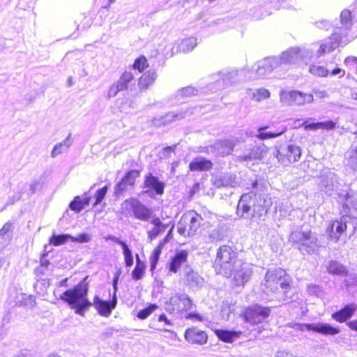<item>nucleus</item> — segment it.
Segmentation results:
<instances>
[{"label":"nucleus","instance_id":"nucleus-1","mask_svg":"<svg viewBox=\"0 0 357 357\" xmlns=\"http://www.w3.org/2000/svg\"><path fill=\"white\" fill-rule=\"evenodd\" d=\"M86 278L64 291L59 296V298L73 310L75 314L81 316H84L85 312L92 306L88 298L89 284L84 282Z\"/></svg>","mask_w":357,"mask_h":357},{"label":"nucleus","instance_id":"nucleus-2","mask_svg":"<svg viewBox=\"0 0 357 357\" xmlns=\"http://www.w3.org/2000/svg\"><path fill=\"white\" fill-rule=\"evenodd\" d=\"M286 272L282 268L269 269L266 272L263 283V290L266 294H273L280 302H287L290 284L285 279Z\"/></svg>","mask_w":357,"mask_h":357},{"label":"nucleus","instance_id":"nucleus-3","mask_svg":"<svg viewBox=\"0 0 357 357\" xmlns=\"http://www.w3.org/2000/svg\"><path fill=\"white\" fill-rule=\"evenodd\" d=\"M229 256V260L227 261L230 268V264L234 260L232 268L230 269L229 278L231 284L235 287H243L248 282L252 275V266L247 263L242 262L241 260H235L236 252L229 245H225V259Z\"/></svg>","mask_w":357,"mask_h":357},{"label":"nucleus","instance_id":"nucleus-4","mask_svg":"<svg viewBox=\"0 0 357 357\" xmlns=\"http://www.w3.org/2000/svg\"><path fill=\"white\" fill-rule=\"evenodd\" d=\"M279 66V59L278 57H269L257 62L251 68H245L241 70H236L228 73L229 77H233V75L238 77V80L250 81L261 78L270 73Z\"/></svg>","mask_w":357,"mask_h":357},{"label":"nucleus","instance_id":"nucleus-5","mask_svg":"<svg viewBox=\"0 0 357 357\" xmlns=\"http://www.w3.org/2000/svg\"><path fill=\"white\" fill-rule=\"evenodd\" d=\"M340 26L337 27L339 31L334 33L331 38L324 40L317 52V56L334 51L340 45V35H347L353 25L351 13L349 10H344L340 14Z\"/></svg>","mask_w":357,"mask_h":357},{"label":"nucleus","instance_id":"nucleus-6","mask_svg":"<svg viewBox=\"0 0 357 357\" xmlns=\"http://www.w3.org/2000/svg\"><path fill=\"white\" fill-rule=\"evenodd\" d=\"M289 241L296 245L303 254L314 253L319 248L317 234L310 229L291 231Z\"/></svg>","mask_w":357,"mask_h":357},{"label":"nucleus","instance_id":"nucleus-7","mask_svg":"<svg viewBox=\"0 0 357 357\" xmlns=\"http://www.w3.org/2000/svg\"><path fill=\"white\" fill-rule=\"evenodd\" d=\"M321 185L322 190L327 195L332 197L337 195L340 202H342L343 204L347 206L353 205L356 201L354 192L339 191L337 188L338 182L337 177L335 174L332 172H328L321 176Z\"/></svg>","mask_w":357,"mask_h":357},{"label":"nucleus","instance_id":"nucleus-8","mask_svg":"<svg viewBox=\"0 0 357 357\" xmlns=\"http://www.w3.org/2000/svg\"><path fill=\"white\" fill-rule=\"evenodd\" d=\"M121 210L122 213L133 215L135 219L143 222L149 221L153 216L152 209L134 197L125 199L121 204Z\"/></svg>","mask_w":357,"mask_h":357},{"label":"nucleus","instance_id":"nucleus-9","mask_svg":"<svg viewBox=\"0 0 357 357\" xmlns=\"http://www.w3.org/2000/svg\"><path fill=\"white\" fill-rule=\"evenodd\" d=\"M202 220V216L196 211H186L178 222V233L184 237L194 236L200 227Z\"/></svg>","mask_w":357,"mask_h":357},{"label":"nucleus","instance_id":"nucleus-10","mask_svg":"<svg viewBox=\"0 0 357 357\" xmlns=\"http://www.w3.org/2000/svg\"><path fill=\"white\" fill-rule=\"evenodd\" d=\"M312 52L301 47H291L282 53L279 59L280 64H299L301 62L307 63L312 57Z\"/></svg>","mask_w":357,"mask_h":357},{"label":"nucleus","instance_id":"nucleus-11","mask_svg":"<svg viewBox=\"0 0 357 357\" xmlns=\"http://www.w3.org/2000/svg\"><path fill=\"white\" fill-rule=\"evenodd\" d=\"M273 155L283 165L297 162L301 156V149L294 144H284L276 148Z\"/></svg>","mask_w":357,"mask_h":357},{"label":"nucleus","instance_id":"nucleus-12","mask_svg":"<svg viewBox=\"0 0 357 357\" xmlns=\"http://www.w3.org/2000/svg\"><path fill=\"white\" fill-rule=\"evenodd\" d=\"M280 101L286 105H303L313 102L312 94L304 93L298 91H282L280 93Z\"/></svg>","mask_w":357,"mask_h":357},{"label":"nucleus","instance_id":"nucleus-13","mask_svg":"<svg viewBox=\"0 0 357 357\" xmlns=\"http://www.w3.org/2000/svg\"><path fill=\"white\" fill-rule=\"evenodd\" d=\"M141 170L130 169L126 172L121 181L116 185L114 194L121 196L129 190L135 188L137 180L140 177Z\"/></svg>","mask_w":357,"mask_h":357},{"label":"nucleus","instance_id":"nucleus-14","mask_svg":"<svg viewBox=\"0 0 357 357\" xmlns=\"http://www.w3.org/2000/svg\"><path fill=\"white\" fill-rule=\"evenodd\" d=\"M270 314V307L256 304L245 310L244 317L251 324H258L266 319Z\"/></svg>","mask_w":357,"mask_h":357},{"label":"nucleus","instance_id":"nucleus-15","mask_svg":"<svg viewBox=\"0 0 357 357\" xmlns=\"http://www.w3.org/2000/svg\"><path fill=\"white\" fill-rule=\"evenodd\" d=\"M191 299L185 294H176L170 297L166 303L167 310L170 313H181L192 308Z\"/></svg>","mask_w":357,"mask_h":357},{"label":"nucleus","instance_id":"nucleus-16","mask_svg":"<svg viewBox=\"0 0 357 357\" xmlns=\"http://www.w3.org/2000/svg\"><path fill=\"white\" fill-rule=\"evenodd\" d=\"M165 183L160 181L157 176H153L151 173H148L144 176L142 184V188L145 190V193L156 195H162L165 192Z\"/></svg>","mask_w":357,"mask_h":357},{"label":"nucleus","instance_id":"nucleus-17","mask_svg":"<svg viewBox=\"0 0 357 357\" xmlns=\"http://www.w3.org/2000/svg\"><path fill=\"white\" fill-rule=\"evenodd\" d=\"M91 303L100 315L108 317L117 304L116 293H114L112 299L109 301H102L100 299L98 296H95L93 299V303Z\"/></svg>","mask_w":357,"mask_h":357},{"label":"nucleus","instance_id":"nucleus-18","mask_svg":"<svg viewBox=\"0 0 357 357\" xmlns=\"http://www.w3.org/2000/svg\"><path fill=\"white\" fill-rule=\"evenodd\" d=\"M296 329L300 331H312L324 335H336L340 333L337 328H334L328 324H298L296 325Z\"/></svg>","mask_w":357,"mask_h":357},{"label":"nucleus","instance_id":"nucleus-19","mask_svg":"<svg viewBox=\"0 0 357 357\" xmlns=\"http://www.w3.org/2000/svg\"><path fill=\"white\" fill-rule=\"evenodd\" d=\"M188 251L186 250L176 252L168 261L167 269L169 272L174 274L177 273L182 265L188 262Z\"/></svg>","mask_w":357,"mask_h":357},{"label":"nucleus","instance_id":"nucleus-20","mask_svg":"<svg viewBox=\"0 0 357 357\" xmlns=\"http://www.w3.org/2000/svg\"><path fill=\"white\" fill-rule=\"evenodd\" d=\"M184 337L186 341L192 344L202 345L206 344L208 340L206 333L197 327L187 328Z\"/></svg>","mask_w":357,"mask_h":357},{"label":"nucleus","instance_id":"nucleus-21","mask_svg":"<svg viewBox=\"0 0 357 357\" xmlns=\"http://www.w3.org/2000/svg\"><path fill=\"white\" fill-rule=\"evenodd\" d=\"M165 218L159 217H153L151 223L153 225V228L147 231V236L149 241H152L165 232L169 227L171 222H165Z\"/></svg>","mask_w":357,"mask_h":357},{"label":"nucleus","instance_id":"nucleus-22","mask_svg":"<svg viewBox=\"0 0 357 357\" xmlns=\"http://www.w3.org/2000/svg\"><path fill=\"white\" fill-rule=\"evenodd\" d=\"M134 79V75L130 70H124L119 79L109 88V93L115 96L120 91L128 89V84Z\"/></svg>","mask_w":357,"mask_h":357},{"label":"nucleus","instance_id":"nucleus-23","mask_svg":"<svg viewBox=\"0 0 357 357\" xmlns=\"http://www.w3.org/2000/svg\"><path fill=\"white\" fill-rule=\"evenodd\" d=\"M347 229V218L342 217L340 220H334L326 229L331 241L337 243L342 234Z\"/></svg>","mask_w":357,"mask_h":357},{"label":"nucleus","instance_id":"nucleus-24","mask_svg":"<svg viewBox=\"0 0 357 357\" xmlns=\"http://www.w3.org/2000/svg\"><path fill=\"white\" fill-rule=\"evenodd\" d=\"M213 163L210 160L202 157H197L189 163L190 172H207L211 169Z\"/></svg>","mask_w":357,"mask_h":357},{"label":"nucleus","instance_id":"nucleus-25","mask_svg":"<svg viewBox=\"0 0 357 357\" xmlns=\"http://www.w3.org/2000/svg\"><path fill=\"white\" fill-rule=\"evenodd\" d=\"M357 309L356 303H350L344 306V308L332 314L333 319L340 323H342L349 319Z\"/></svg>","mask_w":357,"mask_h":357},{"label":"nucleus","instance_id":"nucleus-26","mask_svg":"<svg viewBox=\"0 0 357 357\" xmlns=\"http://www.w3.org/2000/svg\"><path fill=\"white\" fill-rule=\"evenodd\" d=\"M157 79V73L155 70H150L143 73L138 79V86L142 91L147 90L151 86Z\"/></svg>","mask_w":357,"mask_h":357},{"label":"nucleus","instance_id":"nucleus-27","mask_svg":"<svg viewBox=\"0 0 357 357\" xmlns=\"http://www.w3.org/2000/svg\"><path fill=\"white\" fill-rule=\"evenodd\" d=\"M183 281L185 285L192 287L201 284L203 282V278L193 269L189 270L184 274Z\"/></svg>","mask_w":357,"mask_h":357},{"label":"nucleus","instance_id":"nucleus-28","mask_svg":"<svg viewBox=\"0 0 357 357\" xmlns=\"http://www.w3.org/2000/svg\"><path fill=\"white\" fill-rule=\"evenodd\" d=\"M112 241L120 245L123 249V253L124 256L125 264L127 267H130L133 265V257L131 250L129 249L127 244L121 241L119 238L112 236L110 238Z\"/></svg>","mask_w":357,"mask_h":357},{"label":"nucleus","instance_id":"nucleus-29","mask_svg":"<svg viewBox=\"0 0 357 357\" xmlns=\"http://www.w3.org/2000/svg\"><path fill=\"white\" fill-rule=\"evenodd\" d=\"M267 152V147L264 144L254 148L248 155L243 156L244 160H260L264 157Z\"/></svg>","mask_w":357,"mask_h":357},{"label":"nucleus","instance_id":"nucleus-30","mask_svg":"<svg viewBox=\"0 0 357 357\" xmlns=\"http://www.w3.org/2000/svg\"><path fill=\"white\" fill-rule=\"evenodd\" d=\"M250 194H244L241 196L237 205L236 213L238 215L243 217L245 214L250 212L251 206L247 203L248 199H250Z\"/></svg>","mask_w":357,"mask_h":357},{"label":"nucleus","instance_id":"nucleus-31","mask_svg":"<svg viewBox=\"0 0 357 357\" xmlns=\"http://www.w3.org/2000/svg\"><path fill=\"white\" fill-rule=\"evenodd\" d=\"M90 197H86L81 199L79 196H76L70 203V208L77 213L80 212L86 206L89 204Z\"/></svg>","mask_w":357,"mask_h":357},{"label":"nucleus","instance_id":"nucleus-32","mask_svg":"<svg viewBox=\"0 0 357 357\" xmlns=\"http://www.w3.org/2000/svg\"><path fill=\"white\" fill-rule=\"evenodd\" d=\"M258 202L257 204L253 205L254 213L259 216L266 214L270 206V200L260 197Z\"/></svg>","mask_w":357,"mask_h":357},{"label":"nucleus","instance_id":"nucleus-33","mask_svg":"<svg viewBox=\"0 0 357 357\" xmlns=\"http://www.w3.org/2000/svg\"><path fill=\"white\" fill-rule=\"evenodd\" d=\"M197 45V39L195 37H188L183 39L178 48L180 52L185 53L192 51Z\"/></svg>","mask_w":357,"mask_h":357},{"label":"nucleus","instance_id":"nucleus-34","mask_svg":"<svg viewBox=\"0 0 357 357\" xmlns=\"http://www.w3.org/2000/svg\"><path fill=\"white\" fill-rule=\"evenodd\" d=\"M247 94L252 96V99L258 102L267 99L270 97V92L265 89H257L254 91L252 89L247 90Z\"/></svg>","mask_w":357,"mask_h":357},{"label":"nucleus","instance_id":"nucleus-35","mask_svg":"<svg viewBox=\"0 0 357 357\" xmlns=\"http://www.w3.org/2000/svg\"><path fill=\"white\" fill-rule=\"evenodd\" d=\"M145 264L143 261H140V259L137 257L136 265L132 271V279L135 280H139L142 279L145 273Z\"/></svg>","mask_w":357,"mask_h":357},{"label":"nucleus","instance_id":"nucleus-36","mask_svg":"<svg viewBox=\"0 0 357 357\" xmlns=\"http://www.w3.org/2000/svg\"><path fill=\"white\" fill-rule=\"evenodd\" d=\"M163 248L164 246L158 243L157 246L154 248L151 255L150 256V270L152 273L154 272L156 268L157 264L158 262Z\"/></svg>","mask_w":357,"mask_h":357},{"label":"nucleus","instance_id":"nucleus-37","mask_svg":"<svg viewBox=\"0 0 357 357\" xmlns=\"http://www.w3.org/2000/svg\"><path fill=\"white\" fill-rule=\"evenodd\" d=\"M149 66L147 58L144 55H140L135 59L132 67L133 69L139 71V73L144 72Z\"/></svg>","mask_w":357,"mask_h":357},{"label":"nucleus","instance_id":"nucleus-38","mask_svg":"<svg viewBox=\"0 0 357 357\" xmlns=\"http://www.w3.org/2000/svg\"><path fill=\"white\" fill-rule=\"evenodd\" d=\"M70 238L71 235L70 234L52 235L50 238L49 243L54 246H59L70 241Z\"/></svg>","mask_w":357,"mask_h":357},{"label":"nucleus","instance_id":"nucleus-39","mask_svg":"<svg viewBox=\"0 0 357 357\" xmlns=\"http://www.w3.org/2000/svg\"><path fill=\"white\" fill-rule=\"evenodd\" d=\"M347 165L352 169L357 171V146L347 152Z\"/></svg>","mask_w":357,"mask_h":357},{"label":"nucleus","instance_id":"nucleus-40","mask_svg":"<svg viewBox=\"0 0 357 357\" xmlns=\"http://www.w3.org/2000/svg\"><path fill=\"white\" fill-rule=\"evenodd\" d=\"M328 271L329 273L341 275L345 273V267L336 261H332L328 266Z\"/></svg>","mask_w":357,"mask_h":357},{"label":"nucleus","instance_id":"nucleus-41","mask_svg":"<svg viewBox=\"0 0 357 357\" xmlns=\"http://www.w3.org/2000/svg\"><path fill=\"white\" fill-rule=\"evenodd\" d=\"M158 307H159L157 304H149L146 307L139 310L137 314V317L139 319H145L147 317H149Z\"/></svg>","mask_w":357,"mask_h":357},{"label":"nucleus","instance_id":"nucleus-42","mask_svg":"<svg viewBox=\"0 0 357 357\" xmlns=\"http://www.w3.org/2000/svg\"><path fill=\"white\" fill-rule=\"evenodd\" d=\"M266 129V127L260 128H259V134L257 135V137H258L260 139H266L268 138H274L277 137L280 135H281L285 131L284 129H282L280 132H265L264 130Z\"/></svg>","mask_w":357,"mask_h":357},{"label":"nucleus","instance_id":"nucleus-43","mask_svg":"<svg viewBox=\"0 0 357 357\" xmlns=\"http://www.w3.org/2000/svg\"><path fill=\"white\" fill-rule=\"evenodd\" d=\"M309 73L317 77H326L329 71L323 66L311 65L309 67Z\"/></svg>","mask_w":357,"mask_h":357},{"label":"nucleus","instance_id":"nucleus-44","mask_svg":"<svg viewBox=\"0 0 357 357\" xmlns=\"http://www.w3.org/2000/svg\"><path fill=\"white\" fill-rule=\"evenodd\" d=\"M107 190L108 188L107 185H105L96 191L95 193V202L93 204L94 206L98 205L102 202L107 194Z\"/></svg>","mask_w":357,"mask_h":357},{"label":"nucleus","instance_id":"nucleus-45","mask_svg":"<svg viewBox=\"0 0 357 357\" xmlns=\"http://www.w3.org/2000/svg\"><path fill=\"white\" fill-rule=\"evenodd\" d=\"M238 143H239L238 138H232L225 140V153L229 154L233 151L234 147Z\"/></svg>","mask_w":357,"mask_h":357},{"label":"nucleus","instance_id":"nucleus-46","mask_svg":"<svg viewBox=\"0 0 357 357\" xmlns=\"http://www.w3.org/2000/svg\"><path fill=\"white\" fill-rule=\"evenodd\" d=\"M241 335V332H234L225 330V342H233L236 340Z\"/></svg>","mask_w":357,"mask_h":357},{"label":"nucleus","instance_id":"nucleus-47","mask_svg":"<svg viewBox=\"0 0 357 357\" xmlns=\"http://www.w3.org/2000/svg\"><path fill=\"white\" fill-rule=\"evenodd\" d=\"M70 241L73 242L77 243H87L90 241V237L85 233L79 234L77 236H72L70 238Z\"/></svg>","mask_w":357,"mask_h":357},{"label":"nucleus","instance_id":"nucleus-48","mask_svg":"<svg viewBox=\"0 0 357 357\" xmlns=\"http://www.w3.org/2000/svg\"><path fill=\"white\" fill-rule=\"evenodd\" d=\"M307 291L310 295L319 296L321 294L322 290L319 286L310 284L307 286Z\"/></svg>","mask_w":357,"mask_h":357},{"label":"nucleus","instance_id":"nucleus-49","mask_svg":"<svg viewBox=\"0 0 357 357\" xmlns=\"http://www.w3.org/2000/svg\"><path fill=\"white\" fill-rule=\"evenodd\" d=\"M171 222V225L169 227V230L165 238L161 240L158 243L162 246H165V245L172 238V233H173V229H174V224L172 223V221Z\"/></svg>","mask_w":357,"mask_h":357},{"label":"nucleus","instance_id":"nucleus-50","mask_svg":"<svg viewBox=\"0 0 357 357\" xmlns=\"http://www.w3.org/2000/svg\"><path fill=\"white\" fill-rule=\"evenodd\" d=\"M344 64L350 68H357V57L347 56L344 59Z\"/></svg>","mask_w":357,"mask_h":357},{"label":"nucleus","instance_id":"nucleus-51","mask_svg":"<svg viewBox=\"0 0 357 357\" xmlns=\"http://www.w3.org/2000/svg\"><path fill=\"white\" fill-rule=\"evenodd\" d=\"M13 228V224L10 222H8L5 223L1 229H0V235L1 236H5L6 234H8L11 231Z\"/></svg>","mask_w":357,"mask_h":357},{"label":"nucleus","instance_id":"nucleus-52","mask_svg":"<svg viewBox=\"0 0 357 357\" xmlns=\"http://www.w3.org/2000/svg\"><path fill=\"white\" fill-rule=\"evenodd\" d=\"M314 25L316 27L321 29H328V28L331 26V24L328 21L325 20H321L316 22L314 23Z\"/></svg>","mask_w":357,"mask_h":357},{"label":"nucleus","instance_id":"nucleus-53","mask_svg":"<svg viewBox=\"0 0 357 357\" xmlns=\"http://www.w3.org/2000/svg\"><path fill=\"white\" fill-rule=\"evenodd\" d=\"M305 130H316L318 129H321V122L317 123H312L307 124L306 123H303Z\"/></svg>","mask_w":357,"mask_h":357},{"label":"nucleus","instance_id":"nucleus-54","mask_svg":"<svg viewBox=\"0 0 357 357\" xmlns=\"http://www.w3.org/2000/svg\"><path fill=\"white\" fill-rule=\"evenodd\" d=\"M346 285L348 287H357V274L350 275L346 280Z\"/></svg>","mask_w":357,"mask_h":357},{"label":"nucleus","instance_id":"nucleus-55","mask_svg":"<svg viewBox=\"0 0 357 357\" xmlns=\"http://www.w3.org/2000/svg\"><path fill=\"white\" fill-rule=\"evenodd\" d=\"M321 129L326 130H333L335 128L336 123L333 121H327L325 122H321Z\"/></svg>","mask_w":357,"mask_h":357},{"label":"nucleus","instance_id":"nucleus-56","mask_svg":"<svg viewBox=\"0 0 357 357\" xmlns=\"http://www.w3.org/2000/svg\"><path fill=\"white\" fill-rule=\"evenodd\" d=\"M222 258V249H221V248H220L217 252L216 259L214 261L215 266H218V265L221 266Z\"/></svg>","mask_w":357,"mask_h":357},{"label":"nucleus","instance_id":"nucleus-57","mask_svg":"<svg viewBox=\"0 0 357 357\" xmlns=\"http://www.w3.org/2000/svg\"><path fill=\"white\" fill-rule=\"evenodd\" d=\"M61 148H62L61 144H60L59 145H56L52 151V157H55V156L58 155L59 154L61 153H62Z\"/></svg>","mask_w":357,"mask_h":357},{"label":"nucleus","instance_id":"nucleus-58","mask_svg":"<svg viewBox=\"0 0 357 357\" xmlns=\"http://www.w3.org/2000/svg\"><path fill=\"white\" fill-rule=\"evenodd\" d=\"M331 74L333 75V76H335V75H340V77H342L345 74V72L344 70L340 68H335V69H333Z\"/></svg>","mask_w":357,"mask_h":357},{"label":"nucleus","instance_id":"nucleus-59","mask_svg":"<svg viewBox=\"0 0 357 357\" xmlns=\"http://www.w3.org/2000/svg\"><path fill=\"white\" fill-rule=\"evenodd\" d=\"M158 321H163L166 325H168V326L172 324L170 320L164 314H162L159 316Z\"/></svg>","mask_w":357,"mask_h":357},{"label":"nucleus","instance_id":"nucleus-60","mask_svg":"<svg viewBox=\"0 0 357 357\" xmlns=\"http://www.w3.org/2000/svg\"><path fill=\"white\" fill-rule=\"evenodd\" d=\"M120 275H121V271H118L115 273L114 278L113 279V286H114V292L116 291V290L117 289V283H118Z\"/></svg>","mask_w":357,"mask_h":357},{"label":"nucleus","instance_id":"nucleus-61","mask_svg":"<svg viewBox=\"0 0 357 357\" xmlns=\"http://www.w3.org/2000/svg\"><path fill=\"white\" fill-rule=\"evenodd\" d=\"M277 357H294V356L286 351H280L277 353Z\"/></svg>","mask_w":357,"mask_h":357},{"label":"nucleus","instance_id":"nucleus-62","mask_svg":"<svg viewBox=\"0 0 357 357\" xmlns=\"http://www.w3.org/2000/svg\"><path fill=\"white\" fill-rule=\"evenodd\" d=\"M47 255V253H44L43 257L40 259V266L45 268L50 265V261L45 258Z\"/></svg>","mask_w":357,"mask_h":357},{"label":"nucleus","instance_id":"nucleus-63","mask_svg":"<svg viewBox=\"0 0 357 357\" xmlns=\"http://www.w3.org/2000/svg\"><path fill=\"white\" fill-rule=\"evenodd\" d=\"M347 326L352 330L357 331V319L347 323Z\"/></svg>","mask_w":357,"mask_h":357},{"label":"nucleus","instance_id":"nucleus-64","mask_svg":"<svg viewBox=\"0 0 357 357\" xmlns=\"http://www.w3.org/2000/svg\"><path fill=\"white\" fill-rule=\"evenodd\" d=\"M214 332L220 340H223V330H214Z\"/></svg>","mask_w":357,"mask_h":357}]
</instances>
